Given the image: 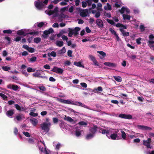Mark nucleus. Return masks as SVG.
Here are the masks:
<instances>
[{"mask_svg":"<svg viewBox=\"0 0 154 154\" xmlns=\"http://www.w3.org/2000/svg\"><path fill=\"white\" fill-rule=\"evenodd\" d=\"M28 51L29 52L32 53L34 52L35 49L33 48L29 47Z\"/></svg>","mask_w":154,"mask_h":154,"instance_id":"47","label":"nucleus"},{"mask_svg":"<svg viewBox=\"0 0 154 154\" xmlns=\"http://www.w3.org/2000/svg\"><path fill=\"white\" fill-rule=\"evenodd\" d=\"M72 51L71 50H68L67 51V55L69 57H72Z\"/></svg>","mask_w":154,"mask_h":154,"instance_id":"59","label":"nucleus"},{"mask_svg":"<svg viewBox=\"0 0 154 154\" xmlns=\"http://www.w3.org/2000/svg\"><path fill=\"white\" fill-rule=\"evenodd\" d=\"M23 134L25 136L27 137H30V135L28 132H23Z\"/></svg>","mask_w":154,"mask_h":154,"instance_id":"58","label":"nucleus"},{"mask_svg":"<svg viewBox=\"0 0 154 154\" xmlns=\"http://www.w3.org/2000/svg\"><path fill=\"white\" fill-rule=\"evenodd\" d=\"M44 24V23L43 22H41L38 24L37 26L38 27L41 28L43 26Z\"/></svg>","mask_w":154,"mask_h":154,"instance_id":"57","label":"nucleus"},{"mask_svg":"<svg viewBox=\"0 0 154 154\" xmlns=\"http://www.w3.org/2000/svg\"><path fill=\"white\" fill-rule=\"evenodd\" d=\"M88 13V9L83 10L82 11L80 12V16L84 17L87 16V14Z\"/></svg>","mask_w":154,"mask_h":154,"instance_id":"8","label":"nucleus"},{"mask_svg":"<svg viewBox=\"0 0 154 154\" xmlns=\"http://www.w3.org/2000/svg\"><path fill=\"white\" fill-rule=\"evenodd\" d=\"M34 42L37 44L39 43L41 41V38L39 37L35 38L34 39Z\"/></svg>","mask_w":154,"mask_h":154,"instance_id":"25","label":"nucleus"},{"mask_svg":"<svg viewBox=\"0 0 154 154\" xmlns=\"http://www.w3.org/2000/svg\"><path fill=\"white\" fill-rule=\"evenodd\" d=\"M104 64L106 66L112 67H116L117 66L116 64L109 62H105L104 63Z\"/></svg>","mask_w":154,"mask_h":154,"instance_id":"10","label":"nucleus"},{"mask_svg":"<svg viewBox=\"0 0 154 154\" xmlns=\"http://www.w3.org/2000/svg\"><path fill=\"white\" fill-rule=\"evenodd\" d=\"M125 8L124 7H123L121 10H119V11L121 14H123L125 11Z\"/></svg>","mask_w":154,"mask_h":154,"instance_id":"48","label":"nucleus"},{"mask_svg":"<svg viewBox=\"0 0 154 154\" xmlns=\"http://www.w3.org/2000/svg\"><path fill=\"white\" fill-rule=\"evenodd\" d=\"M74 65L78 66L80 67H84V66L82 65L81 63L80 62H77L75 61L74 62Z\"/></svg>","mask_w":154,"mask_h":154,"instance_id":"24","label":"nucleus"},{"mask_svg":"<svg viewBox=\"0 0 154 154\" xmlns=\"http://www.w3.org/2000/svg\"><path fill=\"white\" fill-rule=\"evenodd\" d=\"M123 17L124 20L127 19L128 20H130L131 17L129 15L124 14L123 15Z\"/></svg>","mask_w":154,"mask_h":154,"instance_id":"35","label":"nucleus"},{"mask_svg":"<svg viewBox=\"0 0 154 154\" xmlns=\"http://www.w3.org/2000/svg\"><path fill=\"white\" fill-rule=\"evenodd\" d=\"M30 121L32 125L34 126H35L38 123L37 119L34 118L30 119Z\"/></svg>","mask_w":154,"mask_h":154,"instance_id":"18","label":"nucleus"},{"mask_svg":"<svg viewBox=\"0 0 154 154\" xmlns=\"http://www.w3.org/2000/svg\"><path fill=\"white\" fill-rule=\"evenodd\" d=\"M114 79L117 82H121L122 81V78L120 76H114Z\"/></svg>","mask_w":154,"mask_h":154,"instance_id":"23","label":"nucleus"},{"mask_svg":"<svg viewBox=\"0 0 154 154\" xmlns=\"http://www.w3.org/2000/svg\"><path fill=\"white\" fill-rule=\"evenodd\" d=\"M137 127L138 129H142L143 130H151L152 129V128L150 127L142 125H137Z\"/></svg>","mask_w":154,"mask_h":154,"instance_id":"6","label":"nucleus"},{"mask_svg":"<svg viewBox=\"0 0 154 154\" xmlns=\"http://www.w3.org/2000/svg\"><path fill=\"white\" fill-rule=\"evenodd\" d=\"M17 33L19 35H23L24 36H25L26 35V33L25 34L23 29L17 31Z\"/></svg>","mask_w":154,"mask_h":154,"instance_id":"20","label":"nucleus"},{"mask_svg":"<svg viewBox=\"0 0 154 154\" xmlns=\"http://www.w3.org/2000/svg\"><path fill=\"white\" fill-rule=\"evenodd\" d=\"M117 136V134L114 133L111 134L110 136V137L111 139L115 140L116 139Z\"/></svg>","mask_w":154,"mask_h":154,"instance_id":"26","label":"nucleus"},{"mask_svg":"<svg viewBox=\"0 0 154 154\" xmlns=\"http://www.w3.org/2000/svg\"><path fill=\"white\" fill-rule=\"evenodd\" d=\"M64 32L62 30L60 31L59 34H58L57 35V37L58 38L60 37L61 36H62L63 35V34L64 33Z\"/></svg>","mask_w":154,"mask_h":154,"instance_id":"49","label":"nucleus"},{"mask_svg":"<svg viewBox=\"0 0 154 154\" xmlns=\"http://www.w3.org/2000/svg\"><path fill=\"white\" fill-rule=\"evenodd\" d=\"M119 30L122 33L123 35L124 36H127L129 35V33L128 32H126L124 30V29H123L122 28H120L119 29Z\"/></svg>","mask_w":154,"mask_h":154,"instance_id":"16","label":"nucleus"},{"mask_svg":"<svg viewBox=\"0 0 154 154\" xmlns=\"http://www.w3.org/2000/svg\"><path fill=\"white\" fill-rule=\"evenodd\" d=\"M87 5V4L86 2L83 1L82 2V6L83 8H85L86 7Z\"/></svg>","mask_w":154,"mask_h":154,"instance_id":"63","label":"nucleus"},{"mask_svg":"<svg viewBox=\"0 0 154 154\" xmlns=\"http://www.w3.org/2000/svg\"><path fill=\"white\" fill-rule=\"evenodd\" d=\"M0 96L3 98L4 100H7V99L8 98V97L2 93H0Z\"/></svg>","mask_w":154,"mask_h":154,"instance_id":"37","label":"nucleus"},{"mask_svg":"<svg viewBox=\"0 0 154 154\" xmlns=\"http://www.w3.org/2000/svg\"><path fill=\"white\" fill-rule=\"evenodd\" d=\"M66 52V49L64 47H63V48L58 51V53L59 54H63L65 53Z\"/></svg>","mask_w":154,"mask_h":154,"instance_id":"27","label":"nucleus"},{"mask_svg":"<svg viewBox=\"0 0 154 154\" xmlns=\"http://www.w3.org/2000/svg\"><path fill=\"white\" fill-rule=\"evenodd\" d=\"M2 69L5 71H8L11 69V68L8 66H3L2 67Z\"/></svg>","mask_w":154,"mask_h":154,"instance_id":"32","label":"nucleus"},{"mask_svg":"<svg viewBox=\"0 0 154 154\" xmlns=\"http://www.w3.org/2000/svg\"><path fill=\"white\" fill-rule=\"evenodd\" d=\"M27 71L29 72H34L35 71V69H33L31 67H28L27 69Z\"/></svg>","mask_w":154,"mask_h":154,"instance_id":"46","label":"nucleus"},{"mask_svg":"<svg viewBox=\"0 0 154 154\" xmlns=\"http://www.w3.org/2000/svg\"><path fill=\"white\" fill-rule=\"evenodd\" d=\"M117 27H120L122 28L123 29H127V26L126 25H124L120 23H118L115 25Z\"/></svg>","mask_w":154,"mask_h":154,"instance_id":"15","label":"nucleus"},{"mask_svg":"<svg viewBox=\"0 0 154 154\" xmlns=\"http://www.w3.org/2000/svg\"><path fill=\"white\" fill-rule=\"evenodd\" d=\"M97 10L98 11H102V9L101 8L102 5L100 3H98L97 4Z\"/></svg>","mask_w":154,"mask_h":154,"instance_id":"29","label":"nucleus"},{"mask_svg":"<svg viewBox=\"0 0 154 154\" xmlns=\"http://www.w3.org/2000/svg\"><path fill=\"white\" fill-rule=\"evenodd\" d=\"M140 29L141 32H143L145 30V27L143 25L141 24L140 26Z\"/></svg>","mask_w":154,"mask_h":154,"instance_id":"38","label":"nucleus"},{"mask_svg":"<svg viewBox=\"0 0 154 154\" xmlns=\"http://www.w3.org/2000/svg\"><path fill=\"white\" fill-rule=\"evenodd\" d=\"M121 133H122V137L123 138V139H126V135L125 132L123 131H121Z\"/></svg>","mask_w":154,"mask_h":154,"instance_id":"34","label":"nucleus"},{"mask_svg":"<svg viewBox=\"0 0 154 154\" xmlns=\"http://www.w3.org/2000/svg\"><path fill=\"white\" fill-rule=\"evenodd\" d=\"M53 122L54 123H57L58 122V119L57 118H53Z\"/></svg>","mask_w":154,"mask_h":154,"instance_id":"55","label":"nucleus"},{"mask_svg":"<svg viewBox=\"0 0 154 154\" xmlns=\"http://www.w3.org/2000/svg\"><path fill=\"white\" fill-rule=\"evenodd\" d=\"M51 125L50 123H46L44 122L40 125V127L41 129L46 131L48 132L50 130V127Z\"/></svg>","mask_w":154,"mask_h":154,"instance_id":"1","label":"nucleus"},{"mask_svg":"<svg viewBox=\"0 0 154 154\" xmlns=\"http://www.w3.org/2000/svg\"><path fill=\"white\" fill-rule=\"evenodd\" d=\"M22 114H20L16 117V119L18 121H20L22 119Z\"/></svg>","mask_w":154,"mask_h":154,"instance_id":"28","label":"nucleus"},{"mask_svg":"<svg viewBox=\"0 0 154 154\" xmlns=\"http://www.w3.org/2000/svg\"><path fill=\"white\" fill-rule=\"evenodd\" d=\"M119 117L122 119H132V116L130 114L126 115L125 114H119Z\"/></svg>","mask_w":154,"mask_h":154,"instance_id":"4","label":"nucleus"},{"mask_svg":"<svg viewBox=\"0 0 154 154\" xmlns=\"http://www.w3.org/2000/svg\"><path fill=\"white\" fill-rule=\"evenodd\" d=\"M50 54L51 56L54 57H55L56 56V53L54 51H52Z\"/></svg>","mask_w":154,"mask_h":154,"instance_id":"60","label":"nucleus"},{"mask_svg":"<svg viewBox=\"0 0 154 154\" xmlns=\"http://www.w3.org/2000/svg\"><path fill=\"white\" fill-rule=\"evenodd\" d=\"M151 139L150 138H148L146 140H143V144L147 149H151L152 148V146L151 145Z\"/></svg>","mask_w":154,"mask_h":154,"instance_id":"2","label":"nucleus"},{"mask_svg":"<svg viewBox=\"0 0 154 154\" xmlns=\"http://www.w3.org/2000/svg\"><path fill=\"white\" fill-rule=\"evenodd\" d=\"M81 134L80 131H76L75 132V135L77 137H79Z\"/></svg>","mask_w":154,"mask_h":154,"instance_id":"64","label":"nucleus"},{"mask_svg":"<svg viewBox=\"0 0 154 154\" xmlns=\"http://www.w3.org/2000/svg\"><path fill=\"white\" fill-rule=\"evenodd\" d=\"M35 7L39 10L42 9L43 7V3L40 2H34Z\"/></svg>","mask_w":154,"mask_h":154,"instance_id":"5","label":"nucleus"},{"mask_svg":"<svg viewBox=\"0 0 154 154\" xmlns=\"http://www.w3.org/2000/svg\"><path fill=\"white\" fill-rule=\"evenodd\" d=\"M97 52L100 54L99 55L100 58L101 59H103L106 56V54L103 51H97Z\"/></svg>","mask_w":154,"mask_h":154,"instance_id":"13","label":"nucleus"},{"mask_svg":"<svg viewBox=\"0 0 154 154\" xmlns=\"http://www.w3.org/2000/svg\"><path fill=\"white\" fill-rule=\"evenodd\" d=\"M102 131H101V133L103 134H106V136L108 137L109 138H110L109 137V136H108L109 135V131L108 130H106L105 129H103L102 128H99Z\"/></svg>","mask_w":154,"mask_h":154,"instance_id":"17","label":"nucleus"},{"mask_svg":"<svg viewBox=\"0 0 154 154\" xmlns=\"http://www.w3.org/2000/svg\"><path fill=\"white\" fill-rule=\"evenodd\" d=\"M21 37L20 36H17L16 38H14V41H15L16 42H18L21 40Z\"/></svg>","mask_w":154,"mask_h":154,"instance_id":"50","label":"nucleus"},{"mask_svg":"<svg viewBox=\"0 0 154 154\" xmlns=\"http://www.w3.org/2000/svg\"><path fill=\"white\" fill-rule=\"evenodd\" d=\"M94 136V135L92 133L88 134L87 135L86 138L87 139H89L92 138Z\"/></svg>","mask_w":154,"mask_h":154,"instance_id":"36","label":"nucleus"},{"mask_svg":"<svg viewBox=\"0 0 154 154\" xmlns=\"http://www.w3.org/2000/svg\"><path fill=\"white\" fill-rule=\"evenodd\" d=\"M40 75L41 74L40 73L35 72L33 74V76L35 77H39Z\"/></svg>","mask_w":154,"mask_h":154,"instance_id":"52","label":"nucleus"},{"mask_svg":"<svg viewBox=\"0 0 154 154\" xmlns=\"http://www.w3.org/2000/svg\"><path fill=\"white\" fill-rule=\"evenodd\" d=\"M89 58L92 61L96 59L95 57L92 55H89Z\"/></svg>","mask_w":154,"mask_h":154,"instance_id":"51","label":"nucleus"},{"mask_svg":"<svg viewBox=\"0 0 154 154\" xmlns=\"http://www.w3.org/2000/svg\"><path fill=\"white\" fill-rule=\"evenodd\" d=\"M128 57L132 60H134L136 58L137 56L135 55H132L130 56H128Z\"/></svg>","mask_w":154,"mask_h":154,"instance_id":"54","label":"nucleus"},{"mask_svg":"<svg viewBox=\"0 0 154 154\" xmlns=\"http://www.w3.org/2000/svg\"><path fill=\"white\" fill-rule=\"evenodd\" d=\"M96 23L99 28H102L103 26V23L102 21L100 19H97Z\"/></svg>","mask_w":154,"mask_h":154,"instance_id":"7","label":"nucleus"},{"mask_svg":"<svg viewBox=\"0 0 154 154\" xmlns=\"http://www.w3.org/2000/svg\"><path fill=\"white\" fill-rule=\"evenodd\" d=\"M100 16V13L99 11H98L96 13L94 17L96 18H98Z\"/></svg>","mask_w":154,"mask_h":154,"instance_id":"56","label":"nucleus"},{"mask_svg":"<svg viewBox=\"0 0 154 154\" xmlns=\"http://www.w3.org/2000/svg\"><path fill=\"white\" fill-rule=\"evenodd\" d=\"M98 127L97 125H94L93 127L91 128L90 129V131L93 134H95L97 131V129Z\"/></svg>","mask_w":154,"mask_h":154,"instance_id":"11","label":"nucleus"},{"mask_svg":"<svg viewBox=\"0 0 154 154\" xmlns=\"http://www.w3.org/2000/svg\"><path fill=\"white\" fill-rule=\"evenodd\" d=\"M14 114V110L12 109L9 110L6 113V115L8 117L12 116Z\"/></svg>","mask_w":154,"mask_h":154,"instance_id":"19","label":"nucleus"},{"mask_svg":"<svg viewBox=\"0 0 154 154\" xmlns=\"http://www.w3.org/2000/svg\"><path fill=\"white\" fill-rule=\"evenodd\" d=\"M38 33L39 32L38 31L31 32L29 33H27L26 35L27 34H30L32 35H34L35 34L37 35L38 34Z\"/></svg>","mask_w":154,"mask_h":154,"instance_id":"41","label":"nucleus"},{"mask_svg":"<svg viewBox=\"0 0 154 154\" xmlns=\"http://www.w3.org/2000/svg\"><path fill=\"white\" fill-rule=\"evenodd\" d=\"M14 106L16 109L19 111H25L26 109V108L23 107H20L18 104H15Z\"/></svg>","mask_w":154,"mask_h":154,"instance_id":"9","label":"nucleus"},{"mask_svg":"<svg viewBox=\"0 0 154 154\" xmlns=\"http://www.w3.org/2000/svg\"><path fill=\"white\" fill-rule=\"evenodd\" d=\"M69 31L68 33V36L69 37H72L73 34V32L72 30V29L69 28Z\"/></svg>","mask_w":154,"mask_h":154,"instance_id":"45","label":"nucleus"},{"mask_svg":"<svg viewBox=\"0 0 154 154\" xmlns=\"http://www.w3.org/2000/svg\"><path fill=\"white\" fill-rule=\"evenodd\" d=\"M78 124L81 126H86L88 124L84 121H81L79 122Z\"/></svg>","mask_w":154,"mask_h":154,"instance_id":"33","label":"nucleus"},{"mask_svg":"<svg viewBox=\"0 0 154 154\" xmlns=\"http://www.w3.org/2000/svg\"><path fill=\"white\" fill-rule=\"evenodd\" d=\"M19 87L18 85L13 84L12 89L14 91H16L18 89Z\"/></svg>","mask_w":154,"mask_h":154,"instance_id":"39","label":"nucleus"},{"mask_svg":"<svg viewBox=\"0 0 154 154\" xmlns=\"http://www.w3.org/2000/svg\"><path fill=\"white\" fill-rule=\"evenodd\" d=\"M94 20L93 18H90L89 19V23L91 24L93 23L94 22Z\"/></svg>","mask_w":154,"mask_h":154,"instance_id":"61","label":"nucleus"},{"mask_svg":"<svg viewBox=\"0 0 154 154\" xmlns=\"http://www.w3.org/2000/svg\"><path fill=\"white\" fill-rule=\"evenodd\" d=\"M56 45L59 47H62L63 45V42L62 41H58L56 42Z\"/></svg>","mask_w":154,"mask_h":154,"instance_id":"30","label":"nucleus"},{"mask_svg":"<svg viewBox=\"0 0 154 154\" xmlns=\"http://www.w3.org/2000/svg\"><path fill=\"white\" fill-rule=\"evenodd\" d=\"M54 32V30L52 28H50L48 30H45L43 32V34L45 35H48Z\"/></svg>","mask_w":154,"mask_h":154,"instance_id":"14","label":"nucleus"},{"mask_svg":"<svg viewBox=\"0 0 154 154\" xmlns=\"http://www.w3.org/2000/svg\"><path fill=\"white\" fill-rule=\"evenodd\" d=\"M148 45L151 48H154V43L152 41H148Z\"/></svg>","mask_w":154,"mask_h":154,"instance_id":"22","label":"nucleus"},{"mask_svg":"<svg viewBox=\"0 0 154 154\" xmlns=\"http://www.w3.org/2000/svg\"><path fill=\"white\" fill-rule=\"evenodd\" d=\"M43 67L45 69H50V68H51L50 66L49 65H48V64H46V65H45Z\"/></svg>","mask_w":154,"mask_h":154,"instance_id":"62","label":"nucleus"},{"mask_svg":"<svg viewBox=\"0 0 154 154\" xmlns=\"http://www.w3.org/2000/svg\"><path fill=\"white\" fill-rule=\"evenodd\" d=\"M36 59L37 58L36 57H33L30 59L29 61L30 62H33L36 61Z\"/></svg>","mask_w":154,"mask_h":154,"instance_id":"44","label":"nucleus"},{"mask_svg":"<svg viewBox=\"0 0 154 154\" xmlns=\"http://www.w3.org/2000/svg\"><path fill=\"white\" fill-rule=\"evenodd\" d=\"M106 20L110 24L115 26V23L114 21L111 20L109 19H107Z\"/></svg>","mask_w":154,"mask_h":154,"instance_id":"31","label":"nucleus"},{"mask_svg":"<svg viewBox=\"0 0 154 154\" xmlns=\"http://www.w3.org/2000/svg\"><path fill=\"white\" fill-rule=\"evenodd\" d=\"M64 120H66L68 122H73L74 120L72 119L71 117L69 116H65V117L64 118Z\"/></svg>","mask_w":154,"mask_h":154,"instance_id":"21","label":"nucleus"},{"mask_svg":"<svg viewBox=\"0 0 154 154\" xmlns=\"http://www.w3.org/2000/svg\"><path fill=\"white\" fill-rule=\"evenodd\" d=\"M29 115L35 117L37 116L38 114L37 113H35L33 112H30Z\"/></svg>","mask_w":154,"mask_h":154,"instance_id":"53","label":"nucleus"},{"mask_svg":"<svg viewBox=\"0 0 154 154\" xmlns=\"http://www.w3.org/2000/svg\"><path fill=\"white\" fill-rule=\"evenodd\" d=\"M45 13L49 16L51 15L54 14V11L52 10H50L49 11H45Z\"/></svg>","mask_w":154,"mask_h":154,"instance_id":"40","label":"nucleus"},{"mask_svg":"<svg viewBox=\"0 0 154 154\" xmlns=\"http://www.w3.org/2000/svg\"><path fill=\"white\" fill-rule=\"evenodd\" d=\"M80 30V28L79 27H76L73 29H72L74 36H76L79 33L78 32Z\"/></svg>","mask_w":154,"mask_h":154,"instance_id":"12","label":"nucleus"},{"mask_svg":"<svg viewBox=\"0 0 154 154\" xmlns=\"http://www.w3.org/2000/svg\"><path fill=\"white\" fill-rule=\"evenodd\" d=\"M3 32L5 34H11L12 33V31L10 29L5 30H3Z\"/></svg>","mask_w":154,"mask_h":154,"instance_id":"43","label":"nucleus"},{"mask_svg":"<svg viewBox=\"0 0 154 154\" xmlns=\"http://www.w3.org/2000/svg\"><path fill=\"white\" fill-rule=\"evenodd\" d=\"M51 71L58 74H62L63 71V70L60 68H59L56 66H54L51 70Z\"/></svg>","mask_w":154,"mask_h":154,"instance_id":"3","label":"nucleus"},{"mask_svg":"<svg viewBox=\"0 0 154 154\" xmlns=\"http://www.w3.org/2000/svg\"><path fill=\"white\" fill-rule=\"evenodd\" d=\"M109 30L110 32L112 34L114 35L115 36L117 34L116 32L112 28H109Z\"/></svg>","mask_w":154,"mask_h":154,"instance_id":"42","label":"nucleus"}]
</instances>
